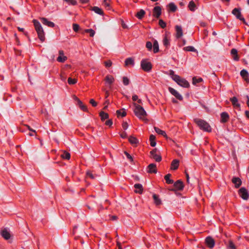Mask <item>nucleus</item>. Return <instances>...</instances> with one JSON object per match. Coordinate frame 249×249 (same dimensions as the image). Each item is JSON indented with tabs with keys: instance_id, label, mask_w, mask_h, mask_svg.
I'll use <instances>...</instances> for the list:
<instances>
[{
	"instance_id": "f257e3e1",
	"label": "nucleus",
	"mask_w": 249,
	"mask_h": 249,
	"mask_svg": "<svg viewBox=\"0 0 249 249\" xmlns=\"http://www.w3.org/2000/svg\"><path fill=\"white\" fill-rule=\"evenodd\" d=\"M194 121L201 130L206 132L211 131V126L205 121L199 118H195L194 119Z\"/></svg>"
},
{
	"instance_id": "f03ea898",
	"label": "nucleus",
	"mask_w": 249,
	"mask_h": 249,
	"mask_svg": "<svg viewBox=\"0 0 249 249\" xmlns=\"http://www.w3.org/2000/svg\"><path fill=\"white\" fill-rule=\"evenodd\" d=\"M33 22L39 39L41 42L44 41L45 39V33L40 23L36 19H34Z\"/></svg>"
},
{
	"instance_id": "7ed1b4c3",
	"label": "nucleus",
	"mask_w": 249,
	"mask_h": 249,
	"mask_svg": "<svg viewBox=\"0 0 249 249\" xmlns=\"http://www.w3.org/2000/svg\"><path fill=\"white\" fill-rule=\"evenodd\" d=\"M133 106L134 107V112L135 115L140 119H144L147 115L144 109L142 106L135 103H133Z\"/></svg>"
},
{
	"instance_id": "20e7f679",
	"label": "nucleus",
	"mask_w": 249,
	"mask_h": 249,
	"mask_svg": "<svg viewBox=\"0 0 249 249\" xmlns=\"http://www.w3.org/2000/svg\"><path fill=\"white\" fill-rule=\"evenodd\" d=\"M174 81L178 85L183 88H187L190 86L189 82L185 79L181 78L179 76H176L174 78Z\"/></svg>"
},
{
	"instance_id": "39448f33",
	"label": "nucleus",
	"mask_w": 249,
	"mask_h": 249,
	"mask_svg": "<svg viewBox=\"0 0 249 249\" xmlns=\"http://www.w3.org/2000/svg\"><path fill=\"white\" fill-rule=\"evenodd\" d=\"M141 66L142 69L146 72H149L152 69L151 63L146 59H143L141 61Z\"/></svg>"
},
{
	"instance_id": "423d86ee",
	"label": "nucleus",
	"mask_w": 249,
	"mask_h": 249,
	"mask_svg": "<svg viewBox=\"0 0 249 249\" xmlns=\"http://www.w3.org/2000/svg\"><path fill=\"white\" fill-rule=\"evenodd\" d=\"M232 14L234 15L237 19L242 21L245 24L246 21L245 18L242 16L240 8H235L232 11Z\"/></svg>"
},
{
	"instance_id": "0eeeda50",
	"label": "nucleus",
	"mask_w": 249,
	"mask_h": 249,
	"mask_svg": "<svg viewBox=\"0 0 249 249\" xmlns=\"http://www.w3.org/2000/svg\"><path fill=\"white\" fill-rule=\"evenodd\" d=\"M240 196L244 200H248L249 198V194L247 190L244 188H241L238 191Z\"/></svg>"
},
{
	"instance_id": "6e6552de",
	"label": "nucleus",
	"mask_w": 249,
	"mask_h": 249,
	"mask_svg": "<svg viewBox=\"0 0 249 249\" xmlns=\"http://www.w3.org/2000/svg\"><path fill=\"white\" fill-rule=\"evenodd\" d=\"M151 157L154 159L157 162H160L161 160V157L158 154V151L156 148L153 149L150 151Z\"/></svg>"
},
{
	"instance_id": "1a4fd4ad",
	"label": "nucleus",
	"mask_w": 249,
	"mask_h": 249,
	"mask_svg": "<svg viewBox=\"0 0 249 249\" xmlns=\"http://www.w3.org/2000/svg\"><path fill=\"white\" fill-rule=\"evenodd\" d=\"M174 186L175 189H169L171 191H181L184 188V185L182 181L180 180H178L176 182L174 183Z\"/></svg>"
},
{
	"instance_id": "9d476101",
	"label": "nucleus",
	"mask_w": 249,
	"mask_h": 249,
	"mask_svg": "<svg viewBox=\"0 0 249 249\" xmlns=\"http://www.w3.org/2000/svg\"><path fill=\"white\" fill-rule=\"evenodd\" d=\"M168 90L170 92V93L173 95H174L177 99L180 101H182L183 100V97L182 95L173 88L169 87Z\"/></svg>"
},
{
	"instance_id": "9b49d317",
	"label": "nucleus",
	"mask_w": 249,
	"mask_h": 249,
	"mask_svg": "<svg viewBox=\"0 0 249 249\" xmlns=\"http://www.w3.org/2000/svg\"><path fill=\"white\" fill-rule=\"evenodd\" d=\"M205 243L210 249H213L215 245L214 239L211 236H208L205 239Z\"/></svg>"
},
{
	"instance_id": "f8f14e48",
	"label": "nucleus",
	"mask_w": 249,
	"mask_h": 249,
	"mask_svg": "<svg viewBox=\"0 0 249 249\" xmlns=\"http://www.w3.org/2000/svg\"><path fill=\"white\" fill-rule=\"evenodd\" d=\"M176 37L177 38H180L183 35V31L180 25H176L175 26Z\"/></svg>"
},
{
	"instance_id": "ddd939ff",
	"label": "nucleus",
	"mask_w": 249,
	"mask_h": 249,
	"mask_svg": "<svg viewBox=\"0 0 249 249\" xmlns=\"http://www.w3.org/2000/svg\"><path fill=\"white\" fill-rule=\"evenodd\" d=\"M41 22L45 25H46L49 27H54L55 24L53 22L49 21L47 18H40Z\"/></svg>"
},
{
	"instance_id": "4468645a",
	"label": "nucleus",
	"mask_w": 249,
	"mask_h": 249,
	"mask_svg": "<svg viewBox=\"0 0 249 249\" xmlns=\"http://www.w3.org/2000/svg\"><path fill=\"white\" fill-rule=\"evenodd\" d=\"M161 13V9L160 6H156L154 8L153 15L156 18H159Z\"/></svg>"
},
{
	"instance_id": "2eb2a0df",
	"label": "nucleus",
	"mask_w": 249,
	"mask_h": 249,
	"mask_svg": "<svg viewBox=\"0 0 249 249\" xmlns=\"http://www.w3.org/2000/svg\"><path fill=\"white\" fill-rule=\"evenodd\" d=\"M147 172L149 173H157V170L156 164H150L147 167Z\"/></svg>"
},
{
	"instance_id": "dca6fc26",
	"label": "nucleus",
	"mask_w": 249,
	"mask_h": 249,
	"mask_svg": "<svg viewBox=\"0 0 249 249\" xmlns=\"http://www.w3.org/2000/svg\"><path fill=\"white\" fill-rule=\"evenodd\" d=\"M75 100L77 102V105L80 108L81 110H82L83 111L87 112L88 111V108L87 107L83 105V103L79 98H78L77 97H75Z\"/></svg>"
},
{
	"instance_id": "f3484780",
	"label": "nucleus",
	"mask_w": 249,
	"mask_h": 249,
	"mask_svg": "<svg viewBox=\"0 0 249 249\" xmlns=\"http://www.w3.org/2000/svg\"><path fill=\"white\" fill-rule=\"evenodd\" d=\"M106 83L109 85V88H111L110 85L114 82V77L111 75H107L105 77Z\"/></svg>"
},
{
	"instance_id": "a211bd4d",
	"label": "nucleus",
	"mask_w": 249,
	"mask_h": 249,
	"mask_svg": "<svg viewBox=\"0 0 249 249\" xmlns=\"http://www.w3.org/2000/svg\"><path fill=\"white\" fill-rule=\"evenodd\" d=\"M232 182L234 184L235 187L236 188H239L242 184L240 178L237 177H233L232 178Z\"/></svg>"
},
{
	"instance_id": "6ab92c4d",
	"label": "nucleus",
	"mask_w": 249,
	"mask_h": 249,
	"mask_svg": "<svg viewBox=\"0 0 249 249\" xmlns=\"http://www.w3.org/2000/svg\"><path fill=\"white\" fill-rule=\"evenodd\" d=\"M221 122L225 123L228 122L229 119V115L228 113L223 112L221 113Z\"/></svg>"
},
{
	"instance_id": "aec40b11",
	"label": "nucleus",
	"mask_w": 249,
	"mask_h": 249,
	"mask_svg": "<svg viewBox=\"0 0 249 249\" xmlns=\"http://www.w3.org/2000/svg\"><path fill=\"white\" fill-rule=\"evenodd\" d=\"M240 75L246 81L249 82V73L245 69L242 70L240 71Z\"/></svg>"
},
{
	"instance_id": "412c9836",
	"label": "nucleus",
	"mask_w": 249,
	"mask_h": 249,
	"mask_svg": "<svg viewBox=\"0 0 249 249\" xmlns=\"http://www.w3.org/2000/svg\"><path fill=\"white\" fill-rule=\"evenodd\" d=\"M230 101H231L232 105L234 107L239 108L240 107V105L238 102V99L236 97H233L230 98Z\"/></svg>"
},
{
	"instance_id": "4be33fe9",
	"label": "nucleus",
	"mask_w": 249,
	"mask_h": 249,
	"mask_svg": "<svg viewBox=\"0 0 249 249\" xmlns=\"http://www.w3.org/2000/svg\"><path fill=\"white\" fill-rule=\"evenodd\" d=\"M91 10L94 11L96 14L100 15H103L104 12L102 9L97 6H94L91 7Z\"/></svg>"
},
{
	"instance_id": "5701e85b",
	"label": "nucleus",
	"mask_w": 249,
	"mask_h": 249,
	"mask_svg": "<svg viewBox=\"0 0 249 249\" xmlns=\"http://www.w3.org/2000/svg\"><path fill=\"white\" fill-rule=\"evenodd\" d=\"M1 235L5 239H9L10 237V234L7 229H4L1 231Z\"/></svg>"
},
{
	"instance_id": "b1692460",
	"label": "nucleus",
	"mask_w": 249,
	"mask_h": 249,
	"mask_svg": "<svg viewBox=\"0 0 249 249\" xmlns=\"http://www.w3.org/2000/svg\"><path fill=\"white\" fill-rule=\"evenodd\" d=\"M134 187L136 189L135 192L137 193L142 194V186L141 184H135L134 185Z\"/></svg>"
},
{
	"instance_id": "393cba45",
	"label": "nucleus",
	"mask_w": 249,
	"mask_h": 249,
	"mask_svg": "<svg viewBox=\"0 0 249 249\" xmlns=\"http://www.w3.org/2000/svg\"><path fill=\"white\" fill-rule=\"evenodd\" d=\"M179 166V161L178 160H174L171 165V169L172 170H176Z\"/></svg>"
},
{
	"instance_id": "a878e982",
	"label": "nucleus",
	"mask_w": 249,
	"mask_h": 249,
	"mask_svg": "<svg viewBox=\"0 0 249 249\" xmlns=\"http://www.w3.org/2000/svg\"><path fill=\"white\" fill-rule=\"evenodd\" d=\"M231 54L233 56V58L235 61L239 60V57L238 56L237 51L235 49H232L231 52Z\"/></svg>"
},
{
	"instance_id": "bb28decb",
	"label": "nucleus",
	"mask_w": 249,
	"mask_h": 249,
	"mask_svg": "<svg viewBox=\"0 0 249 249\" xmlns=\"http://www.w3.org/2000/svg\"><path fill=\"white\" fill-rule=\"evenodd\" d=\"M171 177V175L170 174H168L164 176V179L166 181V183L168 184H171L174 183L173 180L170 179Z\"/></svg>"
},
{
	"instance_id": "cd10ccee",
	"label": "nucleus",
	"mask_w": 249,
	"mask_h": 249,
	"mask_svg": "<svg viewBox=\"0 0 249 249\" xmlns=\"http://www.w3.org/2000/svg\"><path fill=\"white\" fill-rule=\"evenodd\" d=\"M149 141L150 142V145L154 147L156 145V137L153 135H151L149 137Z\"/></svg>"
},
{
	"instance_id": "c85d7f7f",
	"label": "nucleus",
	"mask_w": 249,
	"mask_h": 249,
	"mask_svg": "<svg viewBox=\"0 0 249 249\" xmlns=\"http://www.w3.org/2000/svg\"><path fill=\"white\" fill-rule=\"evenodd\" d=\"M154 129H155L156 132L157 133H158V134L161 135L164 137L167 136L166 132L164 131L161 130L159 128L157 127H154Z\"/></svg>"
},
{
	"instance_id": "c756f323",
	"label": "nucleus",
	"mask_w": 249,
	"mask_h": 249,
	"mask_svg": "<svg viewBox=\"0 0 249 249\" xmlns=\"http://www.w3.org/2000/svg\"><path fill=\"white\" fill-rule=\"evenodd\" d=\"M125 65L126 66L128 65H134V59L131 57L127 58L125 60Z\"/></svg>"
},
{
	"instance_id": "7c9ffc66",
	"label": "nucleus",
	"mask_w": 249,
	"mask_h": 249,
	"mask_svg": "<svg viewBox=\"0 0 249 249\" xmlns=\"http://www.w3.org/2000/svg\"><path fill=\"white\" fill-rule=\"evenodd\" d=\"M163 44L166 48H168L170 46V39L168 38L166 36H165L163 39Z\"/></svg>"
},
{
	"instance_id": "2f4dec72",
	"label": "nucleus",
	"mask_w": 249,
	"mask_h": 249,
	"mask_svg": "<svg viewBox=\"0 0 249 249\" xmlns=\"http://www.w3.org/2000/svg\"><path fill=\"white\" fill-rule=\"evenodd\" d=\"M153 52L157 53L159 51V44L157 40H155L153 43Z\"/></svg>"
},
{
	"instance_id": "473e14b6",
	"label": "nucleus",
	"mask_w": 249,
	"mask_h": 249,
	"mask_svg": "<svg viewBox=\"0 0 249 249\" xmlns=\"http://www.w3.org/2000/svg\"><path fill=\"white\" fill-rule=\"evenodd\" d=\"M183 50L185 51H188V52H197L196 50L193 46H188L184 47Z\"/></svg>"
},
{
	"instance_id": "72a5a7b5",
	"label": "nucleus",
	"mask_w": 249,
	"mask_h": 249,
	"mask_svg": "<svg viewBox=\"0 0 249 249\" xmlns=\"http://www.w3.org/2000/svg\"><path fill=\"white\" fill-rule=\"evenodd\" d=\"M145 13V11L141 9L137 13L136 17L139 19H142L144 16Z\"/></svg>"
},
{
	"instance_id": "f704fd0d",
	"label": "nucleus",
	"mask_w": 249,
	"mask_h": 249,
	"mask_svg": "<svg viewBox=\"0 0 249 249\" xmlns=\"http://www.w3.org/2000/svg\"><path fill=\"white\" fill-rule=\"evenodd\" d=\"M129 142L132 144H136L138 143L137 139L133 136H130L128 139Z\"/></svg>"
},
{
	"instance_id": "c9c22d12",
	"label": "nucleus",
	"mask_w": 249,
	"mask_h": 249,
	"mask_svg": "<svg viewBox=\"0 0 249 249\" xmlns=\"http://www.w3.org/2000/svg\"><path fill=\"white\" fill-rule=\"evenodd\" d=\"M100 116L102 121H104L108 118V114L104 111L100 112Z\"/></svg>"
},
{
	"instance_id": "e433bc0d",
	"label": "nucleus",
	"mask_w": 249,
	"mask_h": 249,
	"mask_svg": "<svg viewBox=\"0 0 249 249\" xmlns=\"http://www.w3.org/2000/svg\"><path fill=\"white\" fill-rule=\"evenodd\" d=\"M196 4L195 2L193 1H190L188 7L189 8V9L192 11H194L196 9Z\"/></svg>"
},
{
	"instance_id": "4c0bfd02",
	"label": "nucleus",
	"mask_w": 249,
	"mask_h": 249,
	"mask_svg": "<svg viewBox=\"0 0 249 249\" xmlns=\"http://www.w3.org/2000/svg\"><path fill=\"white\" fill-rule=\"evenodd\" d=\"M202 81L203 79L202 78H196V77H194L193 78V84L196 85L197 83L201 82Z\"/></svg>"
},
{
	"instance_id": "58836bf2",
	"label": "nucleus",
	"mask_w": 249,
	"mask_h": 249,
	"mask_svg": "<svg viewBox=\"0 0 249 249\" xmlns=\"http://www.w3.org/2000/svg\"><path fill=\"white\" fill-rule=\"evenodd\" d=\"M67 59V57L65 55L59 56L57 58V61L59 62L64 63Z\"/></svg>"
},
{
	"instance_id": "ea45409f",
	"label": "nucleus",
	"mask_w": 249,
	"mask_h": 249,
	"mask_svg": "<svg viewBox=\"0 0 249 249\" xmlns=\"http://www.w3.org/2000/svg\"><path fill=\"white\" fill-rule=\"evenodd\" d=\"M169 10L172 12H175L177 10V6L173 3H170L168 5Z\"/></svg>"
},
{
	"instance_id": "a19ab883",
	"label": "nucleus",
	"mask_w": 249,
	"mask_h": 249,
	"mask_svg": "<svg viewBox=\"0 0 249 249\" xmlns=\"http://www.w3.org/2000/svg\"><path fill=\"white\" fill-rule=\"evenodd\" d=\"M153 197L156 205H159L161 203V201L157 195L154 194L153 195Z\"/></svg>"
},
{
	"instance_id": "79ce46f5",
	"label": "nucleus",
	"mask_w": 249,
	"mask_h": 249,
	"mask_svg": "<svg viewBox=\"0 0 249 249\" xmlns=\"http://www.w3.org/2000/svg\"><path fill=\"white\" fill-rule=\"evenodd\" d=\"M61 157L64 159L69 160L71 157L70 154L67 152H64L61 155Z\"/></svg>"
},
{
	"instance_id": "37998d69",
	"label": "nucleus",
	"mask_w": 249,
	"mask_h": 249,
	"mask_svg": "<svg viewBox=\"0 0 249 249\" xmlns=\"http://www.w3.org/2000/svg\"><path fill=\"white\" fill-rule=\"evenodd\" d=\"M116 113L117 114L118 117L121 116L122 117H124L126 116V113L124 110L122 111L121 110H118L116 111Z\"/></svg>"
},
{
	"instance_id": "c03bdc74",
	"label": "nucleus",
	"mask_w": 249,
	"mask_h": 249,
	"mask_svg": "<svg viewBox=\"0 0 249 249\" xmlns=\"http://www.w3.org/2000/svg\"><path fill=\"white\" fill-rule=\"evenodd\" d=\"M86 33H89V36L91 37H93L95 35V31L92 29H86L85 30Z\"/></svg>"
},
{
	"instance_id": "a18cd8bd",
	"label": "nucleus",
	"mask_w": 249,
	"mask_h": 249,
	"mask_svg": "<svg viewBox=\"0 0 249 249\" xmlns=\"http://www.w3.org/2000/svg\"><path fill=\"white\" fill-rule=\"evenodd\" d=\"M123 83L124 86H127L129 84L130 80L127 77L124 76L123 77Z\"/></svg>"
},
{
	"instance_id": "49530a36",
	"label": "nucleus",
	"mask_w": 249,
	"mask_h": 249,
	"mask_svg": "<svg viewBox=\"0 0 249 249\" xmlns=\"http://www.w3.org/2000/svg\"><path fill=\"white\" fill-rule=\"evenodd\" d=\"M77 80L76 79H72L71 77H69L68 79V82L70 85H73L77 83Z\"/></svg>"
},
{
	"instance_id": "de8ad7c7",
	"label": "nucleus",
	"mask_w": 249,
	"mask_h": 249,
	"mask_svg": "<svg viewBox=\"0 0 249 249\" xmlns=\"http://www.w3.org/2000/svg\"><path fill=\"white\" fill-rule=\"evenodd\" d=\"M159 24L163 29L165 28L166 26V23L162 19L159 20Z\"/></svg>"
},
{
	"instance_id": "09e8293b",
	"label": "nucleus",
	"mask_w": 249,
	"mask_h": 249,
	"mask_svg": "<svg viewBox=\"0 0 249 249\" xmlns=\"http://www.w3.org/2000/svg\"><path fill=\"white\" fill-rule=\"evenodd\" d=\"M229 249H236L235 246L232 241H230L228 245Z\"/></svg>"
},
{
	"instance_id": "8fccbe9b",
	"label": "nucleus",
	"mask_w": 249,
	"mask_h": 249,
	"mask_svg": "<svg viewBox=\"0 0 249 249\" xmlns=\"http://www.w3.org/2000/svg\"><path fill=\"white\" fill-rule=\"evenodd\" d=\"M132 98V100L133 101H137L138 103L139 104L142 103V100L141 99H138V96L137 95H133Z\"/></svg>"
},
{
	"instance_id": "3c124183",
	"label": "nucleus",
	"mask_w": 249,
	"mask_h": 249,
	"mask_svg": "<svg viewBox=\"0 0 249 249\" xmlns=\"http://www.w3.org/2000/svg\"><path fill=\"white\" fill-rule=\"evenodd\" d=\"M169 75L171 77L172 79L174 81V78L176 76H178V75L175 74V72L173 70L169 71Z\"/></svg>"
},
{
	"instance_id": "603ef678",
	"label": "nucleus",
	"mask_w": 249,
	"mask_h": 249,
	"mask_svg": "<svg viewBox=\"0 0 249 249\" xmlns=\"http://www.w3.org/2000/svg\"><path fill=\"white\" fill-rule=\"evenodd\" d=\"M72 28L74 32H77L79 29V26L77 24L74 23L72 25Z\"/></svg>"
},
{
	"instance_id": "864d4df0",
	"label": "nucleus",
	"mask_w": 249,
	"mask_h": 249,
	"mask_svg": "<svg viewBox=\"0 0 249 249\" xmlns=\"http://www.w3.org/2000/svg\"><path fill=\"white\" fill-rule=\"evenodd\" d=\"M112 64V62L110 60L104 62V64L106 68H109L111 67Z\"/></svg>"
},
{
	"instance_id": "5fc2aeb1",
	"label": "nucleus",
	"mask_w": 249,
	"mask_h": 249,
	"mask_svg": "<svg viewBox=\"0 0 249 249\" xmlns=\"http://www.w3.org/2000/svg\"><path fill=\"white\" fill-rule=\"evenodd\" d=\"M152 44L151 42L148 41L146 43V47L149 50H151L152 48Z\"/></svg>"
},
{
	"instance_id": "6e6d98bb",
	"label": "nucleus",
	"mask_w": 249,
	"mask_h": 249,
	"mask_svg": "<svg viewBox=\"0 0 249 249\" xmlns=\"http://www.w3.org/2000/svg\"><path fill=\"white\" fill-rule=\"evenodd\" d=\"M87 176L91 179H94L95 178L94 175H93L92 173L90 171L87 172Z\"/></svg>"
},
{
	"instance_id": "4d7b16f0",
	"label": "nucleus",
	"mask_w": 249,
	"mask_h": 249,
	"mask_svg": "<svg viewBox=\"0 0 249 249\" xmlns=\"http://www.w3.org/2000/svg\"><path fill=\"white\" fill-rule=\"evenodd\" d=\"M124 154L125 155L126 158L130 160V161H133L132 157L127 152H124Z\"/></svg>"
},
{
	"instance_id": "13d9d810",
	"label": "nucleus",
	"mask_w": 249,
	"mask_h": 249,
	"mask_svg": "<svg viewBox=\"0 0 249 249\" xmlns=\"http://www.w3.org/2000/svg\"><path fill=\"white\" fill-rule=\"evenodd\" d=\"M128 125L127 122H124L122 124V127L124 130H126L128 128Z\"/></svg>"
},
{
	"instance_id": "bf43d9fd",
	"label": "nucleus",
	"mask_w": 249,
	"mask_h": 249,
	"mask_svg": "<svg viewBox=\"0 0 249 249\" xmlns=\"http://www.w3.org/2000/svg\"><path fill=\"white\" fill-rule=\"evenodd\" d=\"M89 103L92 105L93 107H96L97 105V103L93 99L90 100Z\"/></svg>"
},
{
	"instance_id": "052dcab7",
	"label": "nucleus",
	"mask_w": 249,
	"mask_h": 249,
	"mask_svg": "<svg viewBox=\"0 0 249 249\" xmlns=\"http://www.w3.org/2000/svg\"><path fill=\"white\" fill-rule=\"evenodd\" d=\"M105 124L107 125L111 126L112 124V121L111 120H108L106 122Z\"/></svg>"
},
{
	"instance_id": "680f3d73",
	"label": "nucleus",
	"mask_w": 249,
	"mask_h": 249,
	"mask_svg": "<svg viewBox=\"0 0 249 249\" xmlns=\"http://www.w3.org/2000/svg\"><path fill=\"white\" fill-rule=\"evenodd\" d=\"M120 136L122 138L124 139L127 137V134L126 132H124L121 134Z\"/></svg>"
},
{
	"instance_id": "e2e57ef3",
	"label": "nucleus",
	"mask_w": 249,
	"mask_h": 249,
	"mask_svg": "<svg viewBox=\"0 0 249 249\" xmlns=\"http://www.w3.org/2000/svg\"><path fill=\"white\" fill-rule=\"evenodd\" d=\"M121 24H122V26L123 28H124V29L128 28L127 26L126 25V24L124 23V22L123 20L122 21Z\"/></svg>"
},
{
	"instance_id": "0e129e2a",
	"label": "nucleus",
	"mask_w": 249,
	"mask_h": 249,
	"mask_svg": "<svg viewBox=\"0 0 249 249\" xmlns=\"http://www.w3.org/2000/svg\"><path fill=\"white\" fill-rule=\"evenodd\" d=\"M109 94V93L108 91V90H106V91H105V98H107L108 97Z\"/></svg>"
},
{
	"instance_id": "69168bd1",
	"label": "nucleus",
	"mask_w": 249,
	"mask_h": 249,
	"mask_svg": "<svg viewBox=\"0 0 249 249\" xmlns=\"http://www.w3.org/2000/svg\"><path fill=\"white\" fill-rule=\"evenodd\" d=\"M64 52H63V51H62V50H60V51H59V56H61V55L63 56V55H64Z\"/></svg>"
},
{
	"instance_id": "338daca9",
	"label": "nucleus",
	"mask_w": 249,
	"mask_h": 249,
	"mask_svg": "<svg viewBox=\"0 0 249 249\" xmlns=\"http://www.w3.org/2000/svg\"><path fill=\"white\" fill-rule=\"evenodd\" d=\"M245 115H246V116L249 119V111H245Z\"/></svg>"
},
{
	"instance_id": "774afa93",
	"label": "nucleus",
	"mask_w": 249,
	"mask_h": 249,
	"mask_svg": "<svg viewBox=\"0 0 249 249\" xmlns=\"http://www.w3.org/2000/svg\"><path fill=\"white\" fill-rule=\"evenodd\" d=\"M247 104L248 105V106L249 107V96H248V95L247 96Z\"/></svg>"
}]
</instances>
